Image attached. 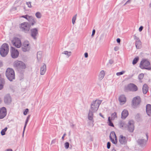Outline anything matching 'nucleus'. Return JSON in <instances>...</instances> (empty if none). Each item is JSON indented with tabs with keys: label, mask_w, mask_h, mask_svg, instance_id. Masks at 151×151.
Returning a JSON list of instances; mask_svg holds the SVG:
<instances>
[{
	"label": "nucleus",
	"mask_w": 151,
	"mask_h": 151,
	"mask_svg": "<svg viewBox=\"0 0 151 151\" xmlns=\"http://www.w3.org/2000/svg\"><path fill=\"white\" fill-rule=\"evenodd\" d=\"M102 102L100 100H96L93 101L91 105V108L89 110L88 114V119L92 120L93 117V113L96 112L98 109L100 105Z\"/></svg>",
	"instance_id": "1"
},
{
	"label": "nucleus",
	"mask_w": 151,
	"mask_h": 151,
	"mask_svg": "<svg viewBox=\"0 0 151 151\" xmlns=\"http://www.w3.org/2000/svg\"><path fill=\"white\" fill-rule=\"evenodd\" d=\"M134 121L130 120L129 121L128 124H126L124 121H121L119 123V126L120 128H127L129 131L132 132H133L134 129Z\"/></svg>",
	"instance_id": "2"
},
{
	"label": "nucleus",
	"mask_w": 151,
	"mask_h": 151,
	"mask_svg": "<svg viewBox=\"0 0 151 151\" xmlns=\"http://www.w3.org/2000/svg\"><path fill=\"white\" fill-rule=\"evenodd\" d=\"M139 67L143 69H146L147 70H151V65L150 63L146 59H144L141 61Z\"/></svg>",
	"instance_id": "3"
},
{
	"label": "nucleus",
	"mask_w": 151,
	"mask_h": 151,
	"mask_svg": "<svg viewBox=\"0 0 151 151\" xmlns=\"http://www.w3.org/2000/svg\"><path fill=\"white\" fill-rule=\"evenodd\" d=\"M9 51V46L6 43L2 45L0 48V54L2 57H5L8 54Z\"/></svg>",
	"instance_id": "4"
},
{
	"label": "nucleus",
	"mask_w": 151,
	"mask_h": 151,
	"mask_svg": "<svg viewBox=\"0 0 151 151\" xmlns=\"http://www.w3.org/2000/svg\"><path fill=\"white\" fill-rule=\"evenodd\" d=\"M6 75L8 79L10 81H12L13 79H15L14 72L12 68H8L6 69Z\"/></svg>",
	"instance_id": "5"
},
{
	"label": "nucleus",
	"mask_w": 151,
	"mask_h": 151,
	"mask_svg": "<svg viewBox=\"0 0 151 151\" xmlns=\"http://www.w3.org/2000/svg\"><path fill=\"white\" fill-rule=\"evenodd\" d=\"M14 66L16 68L18 71H20L24 69L26 66L25 64L21 61H16L14 63Z\"/></svg>",
	"instance_id": "6"
},
{
	"label": "nucleus",
	"mask_w": 151,
	"mask_h": 151,
	"mask_svg": "<svg viewBox=\"0 0 151 151\" xmlns=\"http://www.w3.org/2000/svg\"><path fill=\"white\" fill-rule=\"evenodd\" d=\"M30 27V24L27 22H23L19 25V28L21 30L25 33H28Z\"/></svg>",
	"instance_id": "7"
},
{
	"label": "nucleus",
	"mask_w": 151,
	"mask_h": 151,
	"mask_svg": "<svg viewBox=\"0 0 151 151\" xmlns=\"http://www.w3.org/2000/svg\"><path fill=\"white\" fill-rule=\"evenodd\" d=\"M138 90L137 86L133 83H130L127 86H125L124 90L126 91H129L133 92H135Z\"/></svg>",
	"instance_id": "8"
},
{
	"label": "nucleus",
	"mask_w": 151,
	"mask_h": 151,
	"mask_svg": "<svg viewBox=\"0 0 151 151\" xmlns=\"http://www.w3.org/2000/svg\"><path fill=\"white\" fill-rule=\"evenodd\" d=\"M141 101V99L139 96L134 97L132 101V106L134 108H136L138 106Z\"/></svg>",
	"instance_id": "9"
},
{
	"label": "nucleus",
	"mask_w": 151,
	"mask_h": 151,
	"mask_svg": "<svg viewBox=\"0 0 151 151\" xmlns=\"http://www.w3.org/2000/svg\"><path fill=\"white\" fill-rule=\"evenodd\" d=\"M12 44L17 48H20L21 45V42L20 39L17 37H14L11 41Z\"/></svg>",
	"instance_id": "10"
},
{
	"label": "nucleus",
	"mask_w": 151,
	"mask_h": 151,
	"mask_svg": "<svg viewBox=\"0 0 151 151\" xmlns=\"http://www.w3.org/2000/svg\"><path fill=\"white\" fill-rule=\"evenodd\" d=\"M10 52L11 55L13 58H15L18 57L19 55V52L17 50L14 48L11 47Z\"/></svg>",
	"instance_id": "11"
},
{
	"label": "nucleus",
	"mask_w": 151,
	"mask_h": 151,
	"mask_svg": "<svg viewBox=\"0 0 151 151\" xmlns=\"http://www.w3.org/2000/svg\"><path fill=\"white\" fill-rule=\"evenodd\" d=\"M30 35L32 37L34 40L37 39V36L38 35V30L37 28H34L30 29Z\"/></svg>",
	"instance_id": "12"
},
{
	"label": "nucleus",
	"mask_w": 151,
	"mask_h": 151,
	"mask_svg": "<svg viewBox=\"0 0 151 151\" xmlns=\"http://www.w3.org/2000/svg\"><path fill=\"white\" fill-rule=\"evenodd\" d=\"M4 102L5 104L9 105L11 103L12 99L10 95L7 94L5 95L4 97Z\"/></svg>",
	"instance_id": "13"
},
{
	"label": "nucleus",
	"mask_w": 151,
	"mask_h": 151,
	"mask_svg": "<svg viewBox=\"0 0 151 151\" xmlns=\"http://www.w3.org/2000/svg\"><path fill=\"white\" fill-rule=\"evenodd\" d=\"M22 50L24 52L29 51L30 48L29 42L27 41H25L22 45Z\"/></svg>",
	"instance_id": "14"
},
{
	"label": "nucleus",
	"mask_w": 151,
	"mask_h": 151,
	"mask_svg": "<svg viewBox=\"0 0 151 151\" xmlns=\"http://www.w3.org/2000/svg\"><path fill=\"white\" fill-rule=\"evenodd\" d=\"M27 20L28 22H27L29 23V24H30V27L33 26L36 23V19L32 16L29 17Z\"/></svg>",
	"instance_id": "15"
},
{
	"label": "nucleus",
	"mask_w": 151,
	"mask_h": 151,
	"mask_svg": "<svg viewBox=\"0 0 151 151\" xmlns=\"http://www.w3.org/2000/svg\"><path fill=\"white\" fill-rule=\"evenodd\" d=\"M6 108L3 107L0 109V119H3L6 116Z\"/></svg>",
	"instance_id": "16"
},
{
	"label": "nucleus",
	"mask_w": 151,
	"mask_h": 151,
	"mask_svg": "<svg viewBox=\"0 0 151 151\" xmlns=\"http://www.w3.org/2000/svg\"><path fill=\"white\" fill-rule=\"evenodd\" d=\"M119 141L120 143L122 145H125L127 143V139L126 137L122 135L120 136Z\"/></svg>",
	"instance_id": "17"
},
{
	"label": "nucleus",
	"mask_w": 151,
	"mask_h": 151,
	"mask_svg": "<svg viewBox=\"0 0 151 151\" xmlns=\"http://www.w3.org/2000/svg\"><path fill=\"white\" fill-rule=\"evenodd\" d=\"M147 140L144 139H139L137 140V142L138 145L141 147H143L145 145Z\"/></svg>",
	"instance_id": "18"
},
{
	"label": "nucleus",
	"mask_w": 151,
	"mask_h": 151,
	"mask_svg": "<svg viewBox=\"0 0 151 151\" xmlns=\"http://www.w3.org/2000/svg\"><path fill=\"white\" fill-rule=\"evenodd\" d=\"M119 100L120 102L124 104L126 101V98L124 95H121L119 98Z\"/></svg>",
	"instance_id": "19"
},
{
	"label": "nucleus",
	"mask_w": 151,
	"mask_h": 151,
	"mask_svg": "<svg viewBox=\"0 0 151 151\" xmlns=\"http://www.w3.org/2000/svg\"><path fill=\"white\" fill-rule=\"evenodd\" d=\"M146 112L149 116H151V105L148 104L146 106Z\"/></svg>",
	"instance_id": "20"
},
{
	"label": "nucleus",
	"mask_w": 151,
	"mask_h": 151,
	"mask_svg": "<svg viewBox=\"0 0 151 151\" xmlns=\"http://www.w3.org/2000/svg\"><path fill=\"white\" fill-rule=\"evenodd\" d=\"M128 111L124 109L122 113V118L123 119H125L128 116Z\"/></svg>",
	"instance_id": "21"
},
{
	"label": "nucleus",
	"mask_w": 151,
	"mask_h": 151,
	"mask_svg": "<svg viewBox=\"0 0 151 151\" xmlns=\"http://www.w3.org/2000/svg\"><path fill=\"white\" fill-rule=\"evenodd\" d=\"M46 70V66L45 63L43 64V65L41 67L40 74L41 75H43L45 73Z\"/></svg>",
	"instance_id": "22"
},
{
	"label": "nucleus",
	"mask_w": 151,
	"mask_h": 151,
	"mask_svg": "<svg viewBox=\"0 0 151 151\" xmlns=\"http://www.w3.org/2000/svg\"><path fill=\"white\" fill-rule=\"evenodd\" d=\"M135 45L137 49H140L141 48L142 44L140 40L135 41Z\"/></svg>",
	"instance_id": "23"
},
{
	"label": "nucleus",
	"mask_w": 151,
	"mask_h": 151,
	"mask_svg": "<svg viewBox=\"0 0 151 151\" xmlns=\"http://www.w3.org/2000/svg\"><path fill=\"white\" fill-rule=\"evenodd\" d=\"M5 84L4 80L2 78L0 77V90L2 89Z\"/></svg>",
	"instance_id": "24"
},
{
	"label": "nucleus",
	"mask_w": 151,
	"mask_h": 151,
	"mask_svg": "<svg viewBox=\"0 0 151 151\" xmlns=\"http://www.w3.org/2000/svg\"><path fill=\"white\" fill-rule=\"evenodd\" d=\"M143 92L144 94H146L148 91V87L146 84L144 85L142 88Z\"/></svg>",
	"instance_id": "25"
},
{
	"label": "nucleus",
	"mask_w": 151,
	"mask_h": 151,
	"mask_svg": "<svg viewBox=\"0 0 151 151\" xmlns=\"http://www.w3.org/2000/svg\"><path fill=\"white\" fill-rule=\"evenodd\" d=\"M105 76V72L104 70H101L99 73V78L100 80H102L104 78Z\"/></svg>",
	"instance_id": "26"
},
{
	"label": "nucleus",
	"mask_w": 151,
	"mask_h": 151,
	"mask_svg": "<svg viewBox=\"0 0 151 151\" xmlns=\"http://www.w3.org/2000/svg\"><path fill=\"white\" fill-rule=\"evenodd\" d=\"M30 117V115H28V116L26 120V121L25 122V125H24V129H23V132L22 136H24V131H25V129L26 128V126H27V123H28V121H29V119Z\"/></svg>",
	"instance_id": "27"
},
{
	"label": "nucleus",
	"mask_w": 151,
	"mask_h": 151,
	"mask_svg": "<svg viewBox=\"0 0 151 151\" xmlns=\"http://www.w3.org/2000/svg\"><path fill=\"white\" fill-rule=\"evenodd\" d=\"M109 138L111 141L114 144H116L117 143V138H115V139L114 140V139L112 138V137L109 136Z\"/></svg>",
	"instance_id": "28"
},
{
	"label": "nucleus",
	"mask_w": 151,
	"mask_h": 151,
	"mask_svg": "<svg viewBox=\"0 0 151 151\" xmlns=\"http://www.w3.org/2000/svg\"><path fill=\"white\" fill-rule=\"evenodd\" d=\"M139 60V58L138 57H135L133 60L132 64L133 65L136 64Z\"/></svg>",
	"instance_id": "29"
},
{
	"label": "nucleus",
	"mask_w": 151,
	"mask_h": 151,
	"mask_svg": "<svg viewBox=\"0 0 151 151\" xmlns=\"http://www.w3.org/2000/svg\"><path fill=\"white\" fill-rule=\"evenodd\" d=\"M35 16L37 18L40 19L42 15L40 12H37L36 13Z\"/></svg>",
	"instance_id": "30"
},
{
	"label": "nucleus",
	"mask_w": 151,
	"mask_h": 151,
	"mask_svg": "<svg viewBox=\"0 0 151 151\" xmlns=\"http://www.w3.org/2000/svg\"><path fill=\"white\" fill-rule=\"evenodd\" d=\"M7 128L6 127L4 129H3L1 131V133L2 135H4L5 134V132L6 131Z\"/></svg>",
	"instance_id": "31"
},
{
	"label": "nucleus",
	"mask_w": 151,
	"mask_h": 151,
	"mask_svg": "<svg viewBox=\"0 0 151 151\" xmlns=\"http://www.w3.org/2000/svg\"><path fill=\"white\" fill-rule=\"evenodd\" d=\"M109 136L112 137V138L114 137L115 138H117V137L116 136L115 132L114 131H112L111 132Z\"/></svg>",
	"instance_id": "32"
},
{
	"label": "nucleus",
	"mask_w": 151,
	"mask_h": 151,
	"mask_svg": "<svg viewBox=\"0 0 151 151\" xmlns=\"http://www.w3.org/2000/svg\"><path fill=\"white\" fill-rule=\"evenodd\" d=\"M71 52H68V51H65L62 52V54H65L68 56V57H69L70 55Z\"/></svg>",
	"instance_id": "33"
},
{
	"label": "nucleus",
	"mask_w": 151,
	"mask_h": 151,
	"mask_svg": "<svg viewBox=\"0 0 151 151\" xmlns=\"http://www.w3.org/2000/svg\"><path fill=\"white\" fill-rule=\"evenodd\" d=\"M77 14L75 15L73 17L72 19V22L73 24H74L75 22V21L77 17Z\"/></svg>",
	"instance_id": "34"
},
{
	"label": "nucleus",
	"mask_w": 151,
	"mask_h": 151,
	"mask_svg": "<svg viewBox=\"0 0 151 151\" xmlns=\"http://www.w3.org/2000/svg\"><path fill=\"white\" fill-rule=\"evenodd\" d=\"M42 53L41 52H38L37 54V58L38 59H40L41 57V54Z\"/></svg>",
	"instance_id": "35"
},
{
	"label": "nucleus",
	"mask_w": 151,
	"mask_h": 151,
	"mask_svg": "<svg viewBox=\"0 0 151 151\" xmlns=\"http://www.w3.org/2000/svg\"><path fill=\"white\" fill-rule=\"evenodd\" d=\"M144 74L143 73H141V74H140L138 76L139 79L140 80H141V79H142L144 77Z\"/></svg>",
	"instance_id": "36"
},
{
	"label": "nucleus",
	"mask_w": 151,
	"mask_h": 151,
	"mask_svg": "<svg viewBox=\"0 0 151 151\" xmlns=\"http://www.w3.org/2000/svg\"><path fill=\"white\" fill-rule=\"evenodd\" d=\"M69 144L68 142H66L65 144V147L66 149H67L69 148Z\"/></svg>",
	"instance_id": "37"
},
{
	"label": "nucleus",
	"mask_w": 151,
	"mask_h": 151,
	"mask_svg": "<svg viewBox=\"0 0 151 151\" xmlns=\"http://www.w3.org/2000/svg\"><path fill=\"white\" fill-rule=\"evenodd\" d=\"M125 73V71H123L121 72L117 73L116 75L117 76H119Z\"/></svg>",
	"instance_id": "38"
},
{
	"label": "nucleus",
	"mask_w": 151,
	"mask_h": 151,
	"mask_svg": "<svg viewBox=\"0 0 151 151\" xmlns=\"http://www.w3.org/2000/svg\"><path fill=\"white\" fill-rule=\"evenodd\" d=\"M30 17V16L28 15L27 14L26 15H23L21 17L27 19V20L28 19V18H29V17Z\"/></svg>",
	"instance_id": "39"
},
{
	"label": "nucleus",
	"mask_w": 151,
	"mask_h": 151,
	"mask_svg": "<svg viewBox=\"0 0 151 151\" xmlns=\"http://www.w3.org/2000/svg\"><path fill=\"white\" fill-rule=\"evenodd\" d=\"M31 2L29 1L26 2V4L28 6L29 8H31L32 7L31 5Z\"/></svg>",
	"instance_id": "40"
},
{
	"label": "nucleus",
	"mask_w": 151,
	"mask_h": 151,
	"mask_svg": "<svg viewBox=\"0 0 151 151\" xmlns=\"http://www.w3.org/2000/svg\"><path fill=\"white\" fill-rule=\"evenodd\" d=\"M134 40L136 41H137V40H139V37H137L136 35H134Z\"/></svg>",
	"instance_id": "41"
},
{
	"label": "nucleus",
	"mask_w": 151,
	"mask_h": 151,
	"mask_svg": "<svg viewBox=\"0 0 151 151\" xmlns=\"http://www.w3.org/2000/svg\"><path fill=\"white\" fill-rule=\"evenodd\" d=\"M111 116L113 117H114V118H115V117H116V112H114L113 113L112 115Z\"/></svg>",
	"instance_id": "42"
},
{
	"label": "nucleus",
	"mask_w": 151,
	"mask_h": 151,
	"mask_svg": "<svg viewBox=\"0 0 151 151\" xmlns=\"http://www.w3.org/2000/svg\"><path fill=\"white\" fill-rule=\"evenodd\" d=\"M108 125L109 126L112 127H114V126L113 123L111 121H110L109 122Z\"/></svg>",
	"instance_id": "43"
},
{
	"label": "nucleus",
	"mask_w": 151,
	"mask_h": 151,
	"mask_svg": "<svg viewBox=\"0 0 151 151\" xmlns=\"http://www.w3.org/2000/svg\"><path fill=\"white\" fill-rule=\"evenodd\" d=\"M111 146V143L110 142H108L107 143V147L108 149L110 148Z\"/></svg>",
	"instance_id": "44"
},
{
	"label": "nucleus",
	"mask_w": 151,
	"mask_h": 151,
	"mask_svg": "<svg viewBox=\"0 0 151 151\" xmlns=\"http://www.w3.org/2000/svg\"><path fill=\"white\" fill-rule=\"evenodd\" d=\"M29 111V110L28 109H26L24 112V114L25 115H27V113Z\"/></svg>",
	"instance_id": "45"
},
{
	"label": "nucleus",
	"mask_w": 151,
	"mask_h": 151,
	"mask_svg": "<svg viewBox=\"0 0 151 151\" xmlns=\"http://www.w3.org/2000/svg\"><path fill=\"white\" fill-rule=\"evenodd\" d=\"M95 32H96L95 30L94 29H93V30L92 34L91 35L92 37H93L95 33Z\"/></svg>",
	"instance_id": "46"
},
{
	"label": "nucleus",
	"mask_w": 151,
	"mask_h": 151,
	"mask_svg": "<svg viewBox=\"0 0 151 151\" xmlns=\"http://www.w3.org/2000/svg\"><path fill=\"white\" fill-rule=\"evenodd\" d=\"M143 27L142 26H140L139 28V32H141L143 29Z\"/></svg>",
	"instance_id": "47"
},
{
	"label": "nucleus",
	"mask_w": 151,
	"mask_h": 151,
	"mask_svg": "<svg viewBox=\"0 0 151 151\" xmlns=\"http://www.w3.org/2000/svg\"><path fill=\"white\" fill-rule=\"evenodd\" d=\"M119 47L116 46L114 47V50L116 51H118L119 50Z\"/></svg>",
	"instance_id": "48"
},
{
	"label": "nucleus",
	"mask_w": 151,
	"mask_h": 151,
	"mask_svg": "<svg viewBox=\"0 0 151 151\" xmlns=\"http://www.w3.org/2000/svg\"><path fill=\"white\" fill-rule=\"evenodd\" d=\"M116 41L118 43L120 44L121 41V40L120 38H118L116 40Z\"/></svg>",
	"instance_id": "49"
},
{
	"label": "nucleus",
	"mask_w": 151,
	"mask_h": 151,
	"mask_svg": "<svg viewBox=\"0 0 151 151\" xmlns=\"http://www.w3.org/2000/svg\"><path fill=\"white\" fill-rule=\"evenodd\" d=\"M84 56L85 58H87L88 56V53L87 52L85 53L84 54Z\"/></svg>",
	"instance_id": "50"
},
{
	"label": "nucleus",
	"mask_w": 151,
	"mask_h": 151,
	"mask_svg": "<svg viewBox=\"0 0 151 151\" xmlns=\"http://www.w3.org/2000/svg\"><path fill=\"white\" fill-rule=\"evenodd\" d=\"M55 139H53L51 142V144H55Z\"/></svg>",
	"instance_id": "51"
},
{
	"label": "nucleus",
	"mask_w": 151,
	"mask_h": 151,
	"mask_svg": "<svg viewBox=\"0 0 151 151\" xmlns=\"http://www.w3.org/2000/svg\"><path fill=\"white\" fill-rule=\"evenodd\" d=\"M109 63L110 64H112L113 63V61L112 60H109Z\"/></svg>",
	"instance_id": "52"
},
{
	"label": "nucleus",
	"mask_w": 151,
	"mask_h": 151,
	"mask_svg": "<svg viewBox=\"0 0 151 151\" xmlns=\"http://www.w3.org/2000/svg\"><path fill=\"white\" fill-rule=\"evenodd\" d=\"M66 135V134L65 133H64L63 134V136L62 137V139L63 140H64V137Z\"/></svg>",
	"instance_id": "53"
},
{
	"label": "nucleus",
	"mask_w": 151,
	"mask_h": 151,
	"mask_svg": "<svg viewBox=\"0 0 151 151\" xmlns=\"http://www.w3.org/2000/svg\"><path fill=\"white\" fill-rule=\"evenodd\" d=\"M104 37V35L103 34L101 35L100 37V40H101L103 39V37Z\"/></svg>",
	"instance_id": "54"
},
{
	"label": "nucleus",
	"mask_w": 151,
	"mask_h": 151,
	"mask_svg": "<svg viewBox=\"0 0 151 151\" xmlns=\"http://www.w3.org/2000/svg\"><path fill=\"white\" fill-rule=\"evenodd\" d=\"M99 115L101 116L103 118H104V117L102 115L101 113H99Z\"/></svg>",
	"instance_id": "55"
},
{
	"label": "nucleus",
	"mask_w": 151,
	"mask_h": 151,
	"mask_svg": "<svg viewBox=\"0 0 151 151\" xmlns=\"http://www.w3.org/2000/svg\"><path fill=\"white\" fill-rule=\"evenodd\" d=\"M12 149H9L6 150V151H12Z\"/></svg>",
	"instance_id": "56"
},
{
	"label": "nucleus",
	"mask_w": 151,
	"mask_h": 151,
	"mask_svg": "<svg viewBox=\"0 0 151 151\" xmlns=\"http://www.w3.org/2000/svg\"><path fill=\"white\" fill-rule=\"evenodd\" d=\"M75 126L73 124V123H71V124H70V126L72 127L73 128Z\"/></svg>",
	"instance_id": "57"
},
{
	"label": "nucleus",
	"mask_w": 151,
	"mask_h": 151,
	"mask_svg": "<svg viewBox=\"0 0 151 151\" xmlns=\"http://www.w3.org/2000/svg\"><path fill=\"white\" fill-rule=\"evenodd\" d=\"M2 63L1 61H0V67H2Z\"/></svg>",
	"instance_id": "58"
},
{
	"label": "nucleus",
	"mask_w": 151,
	"mask_h": 151,
	"mask_svg": "<svg viewBox=\"0 0 151 151\" xmlns=\"http://www.w3.org/2000/svg\"><path fill=\"white\" fill-rule=\"evenodd\" d=\"M130 0H128V1H127L126 2V3L124 5H125L126 4H127L129 2V1H130Z\"/></svg>",
	"instance_id": "59"
},
{
	"label": "nucleus",
	"mask_w": 151,
	"mask_h": 151,
	"mask_svg": "<svg viewBox=\"0 0 151 151\" xmlns=\"http://www.w3.org/2000/svg\"><path fill=\"white\" fill-rule=\"evenodd\" d=\"M108 121L109 122L110 121H111L110 120V117H109V118H108Z\"/></svg>",
	"instance_id": "60"
},
{
	"label": "nucleus",
	"mask_w": 151,
	"mask_h": 151,
	"mask_svg": "<svg viewBox=\"0 0 151 151\" xmlns=\"http://www.w3.org/2000/svg\"><path fill=\"white\" fill-rule=\"evenodd\" d=\"M111 151H116V150L114 148Z\"/></svg>",
	"instance_id": "61"
},
{
	"label": "nucleus",
	"mask_w": 151,
	"mask_h": 151,
	"mask_svg": "<svg viewBox=\"0 0 151 151\" xmlns=\"http://www.w3.org/2000/svg\"><path fill=\"white\" fill-rule=\"evenodd\" d=\"M146 136L147 137V140L148 139V136L147 134H146Z\"/></svg>",
	"instance_id": "62"
},
{
	"label": "nucleus",
	"mask_w": 151,
	"mask_h": 151,
	"mask_svg": "<svg viewBox=\"0 0 151 151\" xmlns=\"http://www.w3.org/2000/svg\"><path fill=\"white\" fill-rule=\"evenodd\" d=\"M149 6L150 7H151V3L150 4H149Z\"/></svg>",
	"instance_id": "63"
},
{
	"label": "nucleus",
	"mask_w": 151,
	"mask_h": 151,
	"mask_svg": "<svg viewBox=\"0 0 151 151\" xmlns=\"http://www.w3.org/2000/svg\"><path fill=\"white\" fill-rule=\"evenodd\" d=\"M69 135H70V132H69Z\"/></svg>",
	"instance_id": "64"
}]
</instances>
